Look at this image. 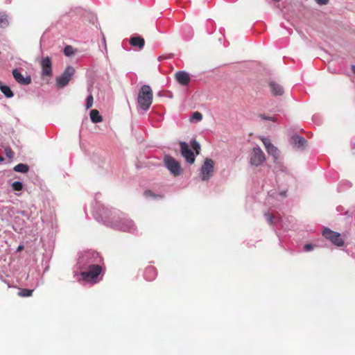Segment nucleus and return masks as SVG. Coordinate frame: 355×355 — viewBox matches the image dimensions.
<instances>
[{
    "label": "nucleus",
    "mask_w": 355,
    "mask_h": 355,
    "mask_svg": "<svg viewBox=\"0 0 355 355\" xmlns=\"http://www.w3.org/2000/svg\"><path fill=\"white\" fill-rule=\"evenodd\" d=\"M202 119V115L201 113H200L199 112H195L193 113L191 117V121H201Z\"/></svg>",
    "instance_id": "30"
},
{
    "label": "nucleus",
    "mask_w": 355,
    "mask_h": 355,
    "mask_svg": "<svg viewBox=\"0 0 355 355\" xmlns=\"http://www.w3.org/2000/svg\"><path fill=\"white\" fill-rule=\"evenodd\" d=\"M0 90L6 98H12L14 96V94L10 87L7 85H0Z\"/></svg>",
    "instance_id": "21"
},
{
    "label": "nucleus",
    "mask_w": 355,
    "mask_h": 355,
    "mask_svg": "<svg viewBox=\"0 0 355 355\" xmlns=\"http://www.w3.org/2000/svg\"><path fill=\"white\" fill-rule=\"evenodd\" d=\"M266 151L269 155H271L273 157L274 162H277L279 156V151L278 148L272 144L271 146L268 147Z\"/></svg>",
    "instance_id": "18"
},
{
    "label": "nucleus",
    "mask_w": 355,
    "mask_h": 355,
    "mask_svg": "<svg viewBox=\"0 0 355 355\" xmlns=\"http://www.w3.org/2000/svg\"><path fill=\"white\" fill-rule=\"evenodd\" d=\"M153 93L148 85H144L140 88L137 102L139 107L144 112L149 110L153 103Z\"/></svg>",
    "instance_id": "3"
},
{
    "label": "nucleus",
    "mask_w": 355,
    "mask_h": 355,
    "mask_svg": "<svg viewBox=\"0 0 355 355\" xmlns=\"http://www.w3.org/2000/svg\"><path fill=\"white\" fill-rule=\"evenodd\" d=\"M318 5H326L328 3L329 0H315Z\"/></svg>",
    "instance_id": "38"
},
{
    "label": "nucleus",
    "mask_w": 355,
    "mask_h": 355,
    "mask_svg": "<svg viewBox=\"0 0 355 355\" xmlns=\"http://www.w3.org/2000/svg\"><path fill=\"white\" fill-rule=\"evenodd\" d=\"M180 146L181 154L185 158L186 161L190 164H193L195 162L194 153L192 150L189 148V145L184 141H180Z\"/></svg>",
    "instance_id": "10"
},
{
    "label": "nucleus",
    "mask_w": 355,
    "mask_h": 355,
    "mask_svg": "<svg viewBox=\"0 0 355 355\" xmlns=\"http://www.w3.org/2000/svg\"><path fill=\"white\" fill-rule=\"evenodd\" d=\"M144 277L147 281H153L157 277V270L153 266H148L146 268Z\"/></svg>",
    "instance_id": "17"
},
{
    "label": "nucleus",
    "mask_w": 355,
    "mask_h": 355,
    "mask_svg": "<svg viewBox=\"0 0 355 355\" xmlns=\"http://www.w3.org/2000/svg\"><path fill=\"white\" fill-rule=\"evenodd\" d=\"M12 76L15 78V80L20 84L26 85H29L31 83V76H27L24 78L17 69H15L12 70Z\"/></svg>",
    "instance_id": "13"
},
{
    "label": "nucleus",
    "mask_w": 355,
    "mask_h": 355,
    "mask_svg": "<svg viewBox=\"0 0 355 355\" xmlns=\"http://www.w3.org/2000/svg\"><path fill=\"white\" fill-rule=\"evenodd\" d=\"M184 31L188 33V35L187 36V39L189 40L192 37V35H193V32H192L191 28L189 26H187V27H185Z\"/></svg>",
    "instance_id": "34"
},
{
    "label": "nucleus",
    "mask_w": 355,
    "mask_h": 355,
    "mask_svg": "<svg viewBox=\"0 0 355 355\" xmlns=\"http://www.w3.org/2000/svg\"><path fill=\"white\" fill-rule=\"evenodd\" d=\"M351 69H352V71L354 72V73L355 74V65H352Z\"/></svg>",
    "instance_id": "43"
},
{
    "label": "nucleus",
    "mask_w": 355,
    "mask_h": 355,
    "mask_svg": "<svg viewBox=\"0 0 355 355\" xmlns=\"http://www.w3.org/2000/svg\"><path fill=\"white\" fill-rule=\"evenodd\" d=\"M8 17L6 14L0 15V28H4L8 26Z\"/></svg>",
    "instance_id": "24"
},
{
    "label": "nucleus",
    "mask_w": 355,
    "mask_h": 355,
    "mask_svg": "<svg viewBox=\"0 0 355 355\" xmlns=\"http://www.w3.org/2000/svg\"><path fill=\"white\" fill-rule=\"evenodd\" d=\"M291 144L297 149H304L306 145L307 141L298 135H294L291 137Z\"/></svg>",
    "instance_id": "14"
},
{
    "label": "nucleus",
    "mask_w": 355,
    "mask_h": 355,
    "mask_svg": "<svg viewBox=\"0 0 355 355\" xmlns=\"http://www.w3.org/2000/svg\"><path fill=\"white\" fill-rule=\"evenodd\" d=\"M304 250L306 252H309L313 250L314 245L311 243H306L304 245Z\"/></svg>",
    "instance_id": "36"
},
{
    "label": "nucleus",
    "mask_w": 355,
    "mask_h": 355,
    "mask_svg": "<svg viewBox=\"0 0 355 355\" xmlns=\"http://www.w3.org/2000/svg\"><path fill=\"white\" fill-rule=\"evenodd\" d=\"M23 248H24V246H23V245H19V246H18V248H17V251H20V250H21Z\"/></svg>",
    "instance_id": "42"
},
{
    "label": "nucleus",
    "mask_w": 355,
    "mask_h": 355,
    "mask_svg": "<svg viewBox=\"0 0 355 355\" xmlns=\"http://www.w3.org/2000/svg\"><path fill=\"white\" fill-rule=\"evenodd\" d=\"M17 213L19 214L21 216H25V217H28V216L27 211H17Z\"/></svg>",
    "instance_id": "39"
},
{
    "label": "nucleus",
    "mask_w": 355,
    "mask_h": 355,
    "mask_svg": "<svg viewBox=\"0 0 355 355\" xmlns=\"http://www.w3.org/2000/svg\"><path fill=\"white\" fill-rule=\"evenodd\" d=\"M177 82L183 86H187L189 84L191 80L190 75L185 71H178L175 75Z\"/></svg>",
    "instance_id": "12"
},
{
    "label": "nucleus",
    "mask_w": 355,
    "mask_h": 355,
    "mask_svg": "<svg viewBox=\"0 0 355 355\" xmlns=\"http://www.w3.org/2000/svg\"><path fill=\"white\" fill-rule=\"evenodd\" d=\"M264 216L270 225H273L275 223L274 216L272 214H270L269 212L265 213Z\"/></svg>",
    "instance_id": "31"
},
{
    "label": "nucleus",
    "mask_w": 355,
    "mask_h": 355,
    "mask_svg": "<svg viewBox=\"0 0 355 355\" xmlns=\"http://www.w3.org/2000/svg\"><path fill=\"white\" fill-rule=\"evenodd\" d=\"M12 209H13V207H5L2 205H0V215H1L3 213L10 215V214L12 211Z\"/></svg>",
    "instance_id": "27"
},
{
    "label": "nucleus",
    "mask_w": 355,
    "mask_h": 355,
    "mask_svg": "<svg viewBox=\"0 0 355 355\" xmlns=\"http://www.w3.org/2000/svg\"><path fill=\"white\" fill-rule=\"evenodd\" d=\"M322 235L327 239L331 241L334 245L338 247H341L344 245V241L340 238V234L328 227H324L322 230Z\"/></svg>",
    "instance_id": "6"
},
{
    "label": "nucleus",
    "mask_w": 355,
    "mask_h": 355,
    "mask_svg": "<svg viewBox=\"0 0 355 355\" xmlns=\"http://www.w3.org/2000/svg\"><path fill=\"white\" fill-rule=\"evenodd\" d=\"M144 196L146 198H161V196L155 195L151 191L146 190L144 191Z\"/></svg>",
    "instance_id": "32"
},
{
    "label": "nucleus",
    "mask_w": 355,
    "mask_h": 355,
    "mask_svg": "<svg viewBox=\"0 0 355 355\" xmlns=\"http://www.w3.org/2000/svg\"><path fill=\"white\" fill-rule=\"evenodd\" d=\"M13 170L15 172L25 173H27L28 171L29 166L27 164H26L21 163V164H18L17 165H16L13 168Z\"/></svg>",
    "instance_id": "20"
},
{
    "label": "nucleus",
    "mask_w": 355,
    "mask_h": 355,
    "mask_svg": "<svg viewBox=\"0 0 355 355\" xmlns=\"http://www.w3.org/2000/svg\"><path fill=\"white\" fill-rule=\"evenodd\" d=\"M353 148L355 149V144H353Z\"/></svg>",
    "instance_id": "46"
},
{
    "label": "nucleus",
    "mask_w": 355,
    "mask_h": 355,
    "mask_svg": "<svg viewBox=\"0 0 355 355\" xmlns=\"http://www.w3.org/2000/svg\"><path fill=\"white\" fill-rule=\"evenodd\" d=\"M129 43L132 46L138 47L139 49H142L145 45L144 39L138 35L131 37Z\"/></svg>",
    "instance_id": "15"
},
{
    "label": "nucleus",
    "mask_w": 355,
    "mask_h": 355,
    "mask_svg": "<svg viewBox=\"0 0 355 355\" xmlns=\"http://www.w3.org/2000/svg\"><path fill=\"white\" fill-rule=\"evenodd\" d=\"M3 157L0 156V162H3Z\"/></svg>",
    "instance_id": "44"
},
{
    "label": "nucleus",
    "mask_w": 355,
    "mask_h": 355,
    "mask_svg": "<svg viewBox=\"0 0 355 355\" xmlns=\"http://www.w3.org/2000/svg\"><path fill=\"white\" fill-rule=\"evenodd\" d=\"M33 290L23 288L20 291H19L18 295L21 297H29L32 295Z\"/></svg>",
    "instance_id": "25"
},
{
    "label": "nucleus",
    "mask_w": 355,
    "mask_h": 355,
    "mask_svg": "<svg viewBox=\"0 0 355 355\" xmlns=\"http://www.w3.org/2000/svg\"><path fill=\"white\" fill-rule=\"evenodd\" d=\"M280 196L282 197H283V198L286 197V191H284L280 192Z\"/></svg>",
    "instance_id": "41"
},
{
    "label": "nucleus",
    "mask_w": 355,
    "mask_h": 355,
    "mask_svg": "<svg viewBox=\"0 0 355 355\" xmlns=\"http://www.w3.org/2000/svg\"><path fill=\"white\" fill-rule=\"evenodd\" d=\"M12 189L16 191H21L23 189V183L21 181H15L11 184Z\"/></svg>",
    "instance_id": "23"
},
{
    "label": "nucleus",
    "mask_w": 355,
    "mask_h": 355,
    "mask_svg": "<svg viewBox=\"0 0 355 355\" xmlns=\"http://www.w3.org/2000/svg\"><path fill=\"white\" fill-rule=\"evenodd\" d=\"M42 76H49L52 73V62L49 57H46L42 59L41 61Z\"/></svg>",
    "instance_id": "11"
},
{
    "label": "nucleus",
    "mask_w": 355,
    "mask_h": 355,
    "mask_svg": "<svg viewBox=\"0 0 355 355\" xmlns=\"http://www.w3.org/2000/svg\"><path fill=\"white\" fill-rule=\"evenodd\" d=\"M191 146L192 148L196 151V153L198 154L199 150L200 149V144L196 139H192L191 141Z\"/></svg>",
    "instance_id": "29"
},
{
    "label": "nucleus",
    "mask_w": 355,
    "mask_h": 355,
    "mask_svg": "<svg viewBox=\"0 0 355 355\" xmlns=\"http://www.w3.org/2000/svg\"><path fill=\"white\" fill-rule=\"evenodd\" d=\"M5 153L7 157L12 159L13 157V153L10 148L5 149Z\"/></svg>",
    "instance_id": "35"
},
{
    "label": "nucleus",
    "mask_w": 355,
    "mask_h": 355,
    "mask_svg": "<svg viewBox=\"0 0 355 355\" xmlns=\"http://www.w3.org/2000/svg\"><path fill=\"white\" fill-rule=\"evenodd\" d=\"M103 44H104V47H105V49L106 50L107 49V46H106V42H105V36L103 35Z\"/></svg>",
    "instance_id": "40"
},
{
    "label": "nucleus",
    "mask_w": 355,
    "mask_h": 355,
    "mask_svg": "<svg viewBox=\"0 0 355 355\" xmlns=\"http://www.w3.org/2000/svg\"><path fill=\"white\" fill-rule=\"evenodd\" d=\"M93 215L98 222L116 230L132 234L137 231L134 221L124 214L116 209L110 210L98 202L93 207Z\"/></svg>",
    "instance_id": "1"
},
{
    "label": "nucleus",
    "mask_w": 355,
    "mask_h": 355,
    "mask_svg": "<svg viewBox=\"0 0 355 355\" xmlns=\"http://www.w3.org/2000/svg\"><path fill=\"white\" fill-rule=\"evenodd\" d=\"M64 53L66 56L70 57L74 55L75 51L71 46L67 45L64 49Z\"/></svg>",
    "instance_id": "26"
},
{
    "label": "nucleus",
    "mask_w": 355,
    "mask_h": 355,
    "mask_svg": "<svg viewBox=\"0 0 355 355\" xmlns=\"http://www.w3.org/2000/svg\"><path fill=\"white\" fill-rule=\"evenodd\" d=\"M266 160L265 155L259 146L253 148L250 155V163L251 165L259 166Z\"/></svg>",
    "instance_id": "8"
},
{
    "label": "nucleus",
    "mask_w": 355,
    "mask_h": 355,
    "mask_svg": "<svg viewBox=\"0 0 355 355\" xmlns=\"http://www.w3.org/2000/svg\"><path fill=\"white\" fill-rule=\"evenodd\" d=\"M271 92L274 96H282L284 94V89L282 85L275 81H270L269 83Z\"/></svg>",
    "instance_id": "16"
},
{
    "label": "nucleus",
    "mask_w": 355,
    "mask_h": 355,
    "mask_svg": "<svg viewBox=\"0 0 355 355\" xmlns=\"http://www.w3.org/2000/svg\"><path fill=\"white\" fill-rule=\"evenodd\" d=\"M94 98L92 94H89L86 99L85 107L87 110L89 109L93 105Z\"/></svg>",
    "instance_id": "28"
},
{
    "label": "nucleus",
    "mask_w": 355,
    "mask_h": 355,
    "mask_svg": "<svg viewBox=\"0 0 355 355\" xmlns=\"http://www.w3.org/2000/svg\"><path fill=\"white\" fill-rule=\"evenodd\" d=\"M0 85H3V84L2 83V82L0 80Z\"/></svg>",
    "instance_id": "45"
},
{
    "label": "nucleus",
    "mask_w": 355,
    "mask_h": 355,
    "mask_svg": "<svg viewBox=\"0 0 355 355\" xmlns=\"http://www.w3.org/2000/svg\"><path fill=\"white\" fill-rule=\"evenodd\" d=\"M260 117L261 119H263V120H266V121H275V117H272V116H267L264 114H261L260 115Z\"/></svg>",
    "instance_id": "37"
},
{
    "label": "nucleus",
    "mask_w": 355,
    "mask_h": 355,
    "mask_svg": "<svg viewBox=\"0 0 355 355\" xmlns=\"http://www.w3.org/2000/svg\"><path fill=\"white\" fill-rule=\"evenodd\" d=\"M89 115L91 121L94 123H98L103 121V118L97 110H92Z\"/></svg>",
    "instance_id": "19"
},
{
    "label": "nucleus",
    "mask_w": 355,
    "mask_h": 355,
    "mask_svg": "<svg viewBox=\"0 0 355 355\" xmlns=\"http://www.w3.org/2000/svg\"><path fill=\"white\" fill-rule=\"evenodd\" d=\"M164 162L166 167L171 174L178 176L181 173V167L180 163L170 155H166L164 158Z\"/></svg>",
    "instance_id": "7"
},
{
    "label": "nucleus",
    "mask_w": 355,
    "mask_h": 355,
    "mask_svg": "<svg viewBox=\"0 0 355 355\" xmlns=\"http://www.w3.org/2000/svg\"><path fill=\"white\" fill-rule=\"evenodd\" d=\"M261 141H262L263 145L265 146L266 149H267L268 147H270V146H271V145H272L270 139H268V138L263 137V138H261Z\"/></svg>",
    "instance_id": "33"
},
{
    "label": "nucleus",
    "mask_w": 355,
    "mask_h": 355,
    "mask_svg": "<svg viewBox=\"0 0 355 355\" xmlns=\"http://www.w3.org/2000/svg\"><path fill=\"white\" fill-rule=\"evenodd\" d=\"M101 272L102 268L98 264L80 272L79 274L75 273V276L77 277L78 281L83 280L86 282L95 284L98 282V277Z\"/></svg>",
    "instance_id": "4"
},
{
    "label": "nucleus",
    "mask_w": 355,
    "mask_h": 355,
    "mask_svg": "<svg viewBox=\"0 0 355 355\" xmlns=\"http://www.w3.org/2000/svg\"><path fill=\"white\" fill-rule=\"evenodd\" d=\"M214 171V162L211 159H206L200 169V178L202 181L208 180Z\"/></svg>",
    "instance_id": "9"
},
{
    "label": "nucleus",
    "mask_w": 355,
    "mask_h": 355,
    "mask_svg": "<svg viewBox=\"0 0 355 355\" xmlns=\"http://www.w3.org/2000/svg\"><path fill=\"white\" fill-rule=\"evenodd\" d=\"M101 261V258L98 253L88 250L80 254L77 262V269L80 272L86 270L88 268L96 266Z\"/></svg>",
    "instance_id": "2"
},
{
    "label": "nucleus",
    "mask_w": 355,
    "mask_h": 355,
    "mask_svg": "<svg viewBox=\"0 0 355 355\" xmlns=\"http://www.w3.org/2000/svg\"><path fill=\"white\" fill-rule=\"evenodd\" d=\"M352 184L349 181L343 180L340 182L338 189L339 191H343L346 189H349V188L352 187Z\"/></svg>",
    "instance_id": "22"
},
{
    "label": "nucleus",
    "mask_w": 355,
    "mask_h": 355,
    "mask_svg": "<svg viewBox=\"0 0 355 355\" xmlns=\"http://www.w3.org/2000/svg\"><path fill=\"white\" fill-rule=\"evenodd\" d=\"M75 73V69L71 66H67L63 73L56 78L55 85L58 88H63L68 85Z\"/></svg>",
    "instance_id": "5"
}]
</instances>
